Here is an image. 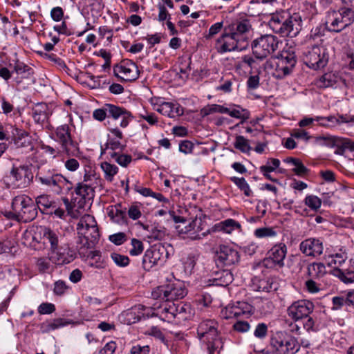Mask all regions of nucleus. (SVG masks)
Listing matches in <instances>:
<instances>
[{"mask_svg":"<svg viewBox=\"0 0 354 354\" xmlns=\"http://www.w3.org/2000/svg\"><path fill=\"white\" fill-rule=\"evenodd\" d=\"M252 28L247 19L236 21L225 27L223 34L216 42V48L219 53L231 51H241L248 45V34Z\"/></svg>","mask_w":354,"mask_h":354,"instance_id":"1","label":"nucleus"},{"mask_svg":"<svg viewBox=\"0 0 354 354\" xmlns=\"http://www.w3.org/2000/svg\"><path fill=\"white\" fill-rule=\"evenodd\" d=\"M301 17L291 15L287 11L272 13L268 21V26L276 34L282 37H296L301 28Z\"/></svg>","mask_w":354,"mask_h":354,"instance_id":"2","label":"nucleus"},{"mask_svg":"<svg viewBox=\"0 0 354 354\" xmlns=\"http://www.w3.org/2000/svg\"><path fill=\"white\" fill-rule=\"evenodd\" d=\"M197 335L206 344L209 354L219 353L223 347V342L218 333V323L214 319H205L200 322Z\"/></svg>","mask_w":354,"mask_h":354,"instance_id":"3","label":"nucleus"},{"mask_svg":"<svg viewBox=\"0 0 354 354\" xmlns=\"http://www.w3.org/2000/svg\"><path fill=\"white\" fill-rule=\"evenodd\" d=\"M35 179L41 185L51 188L57 194H67L73 189L72 183L53 169L39 168Z\"/></svg>","mask_w":354,"mask_h":354,"instance_id":"4","label":"nucleus"},{"mask_svg":"<svg viewBox=\"0 0 354 354\" xmlns=\"http://www.w3.org/2000/svg\"><path fill=\"white\" fill-rule=\"evenodd\" d=\"M282 41L275 35L266 34L254 39L251 44L252 54L257 59L263 60L273 55Z\"/></svg>","mask_w":354,"mask_h":354,"instance_id":"5","label":"nucleus"},{"mask_svg":"<svg viewBox=\"0 0 354 354\" xmlns=\"http://www.w3.org/2000/svg\"><path fill=\"white\" fill-rule=\"evenodd\" d=\"M270 346L275 354H296L300 349L297 338L285 331H277L272 335Z\"/></svg>","mask_w":354,"mask_h":354,"instance_id":"6","label":"nucleus"},{"mask_svg":"<svg viewBox=\"0 0 354 354\" xmlns=\"http://www.w3.org/2000/svg\"><path fill=\"white\" fill-rule=\"evenodd\" d=\"M114 114L111 119H108L105 122V126L109 133L118 139H123L124 135L119 127L124 129L127 127L129 123L133 120L132 113L125 108L116 106L114 109Z\"/></svg>","mask_w":354,"mask_h":354,"instance_id":"7","label":"nucleus"},{"mask_svg":"<svg viewBox=\"0 0 354 354\" xmlns=\"http://www.w3.org/2000/svg\"><path fill=\"white\" fill-rule=\"evenodd\" d=\"M12 209L16 218L25 223L32 221L37 215L35 203L25 194L18 195L12 199Z\"/></svg>","mask_w":354,"mask_h":354,"instance_id":"8","label":"nucleus"},{"mask_svg":"<svg viewBox=\"0 0 354 354\" xmlns=\"http://www.w3.org/2000/svg\"><path fill=\"white\" fill-rule=\"evenodd\" d=\"M187 295L185 285L179 280H174L156 288L151 292L154 299L176 301Z\"/></svg>","mask_w":354,"mask_h":354,"instance_id":"9","label":"nucleus"},{"mask_svg":"<svg viewBox=\"0 0 354 354\" xmlns=\"http://www.w3.org/2000/svg\"><path fill=\"white\" fill-rule=\"evenodd\" d=\"M329 59V53L323 46L308 47L303 53V61L310 68L317 70L324 68Z\"/></svg>","mask_w":354,"mask_h":354,"instance_id":"10","label":"nucleus"},{"mask_svg":"<svg viewBox=\"0 0 354 354\" xmlns=\"http://www.w3.org/2000/svg\"><path fill=\"white\" fill-rule=\"evenodd\" d=\"M55 135V140L59 144L64 153L68 156H75L78 154V144L73 139L68 124H64L57 127Z\"/></svg>","mask_w":354,"mask_h":354,"instance_id":"11","label":"nucleus"},{"mask_svg":"<svg viewBox=\"0 0 354 354\" xmlns=\"http://www.w3.org/2000/svg\"><path fill=\"white\" fill-rule=\"evenodd\" d=\"M201 111L203 115H208L215 113H225L232 118L243 120L248 119L250 115L247 110L242 109L240 106L235 104H230L229 107L216 104H209L205 106Z\"/></svg>","mask_w":354,"mask_h":354,"instance_id":"12","label":"nucleus"},{"mask_svg":"<svg viewBox=\"0 0 354 354\" xmlns=\"http://www.w3.org/2000/svg\"><path fill=\"white\" fill-rule=\"evenodd\" d=\"M205 223L203 219L187 221L186 224H180L176 227L178 233L184 238L190 240H200L206 236L208 231L203 232Z\"/></svg>","mask_w":354,"mask_h":354,"instance_id":"13","label":"nucleus"},{"mask_svg":"<svg viewBox=\"0 0 354 354\" xmlns=\"http://www.w3.org/2000/svg\"><path fill=\"white\" fill-rule=\"evenodd\" d=\"M168 252L162 245L153 246L146 250L142 257V267L149 270L155 266L162 265L167 259Z\"/></svg>","mask_w":354,"mask_h":354,"instance_id":"14","label":"nucleus"},{"mask_svg":"<svg viewBox=\"0 0 354 354\" xmlns=\"http://www.w3.org/2000/svg\"><path fill=\"white\" fill-rule=\"evenodd\" d=\"M113 73L122 81L133 82L139 77L140 71L135 62L126 59L113 67Z\"/></svg>","mask_w":354,"mask_h":354,"instance_id":"15","label":"nucleus"},{"mask_svg":"<svg viewBox=\"0 0 354 354\" xmlns=\"http://www.w3.org/2000/svg\"><path fill=\"white\" fill-rule=\"evenodd\" d=\"M153 109L163 115L174 118L184 113L183 107L176 102H162L158 98H152Z\"/></svg>","mask_w":354,"mask_h":354,"instance_id":"16","label":"nucleus"},{"mask_svg":"<svg viewBox=\"0 0 354 354\" xmlns=\"http://www.w3.org/2000/svg\"><path fill=\"white\" fill-rule=\"evenodd\" d=\"M313 302L306 299L298 300L293 302L287 309L288 316L295 321L308 317L313 312Z\"/></svg>","mask_w":354,"mask_h":354,"instance_id":"17","label":"nucleus"},{"mask_svg":"<svg viewBox=\"0 0 354 354\" xmlns=\"http://www.w3.org/2000/svg\"><path fill=\"white\" fill-rule=\"evenodd\" d=\"M253 311V307L246 301H239L234 304H228L222 309L221 316L225 319L237 318L241 315H249Z\"/></svg>","mask_w":354,"mask_h":354,"instance_id":"18","label":"nucleus"},{"mask_svg":"<svg viewBox=\"0 0 354 354\" xmlns=\"http://www.w3.org/2000/svg\"><path fill=\"white\" fill-rule=\"evenodd\" d=\"M297 63L296 56L292 51H283L278 57L276 66L277 76L282 78L289 75Z\"/></svg>","mask_w":354,"mask_h":354,"instance_id":"19","label":"nucleus"},{"mask_svg":"<svg viewBox=\"0 0 354 354\" xmlns=\"http://www.w3.org/2000/svg\"><path fill=\"white\" fill-rule=\"evenodd\" d=\"M175 312H176L175 301L162 300L161 304L153 305L151 316L158 317L163 321L172 322L174 321Z\"/></svg>","mask_w":354,"mask_h":354,"instance_id":"20","label":"nucleus"},{"mask_svg":"<svg viewBox=\"0 0 354 354\" xmlns=\"http://www.w3.org/2000/svg\"><path fill=\"white\" fill-rule=\"evenodd\" d=\"M268 257L264 261L266 266L278 267L279 268L284 266V259L287 254V247L284 243H278L274 245L268 251Z\"/></svg>","mask_w":354,"mask_h":354,"instance_id":"21","label":"nucleus"},{"mask_svg":"<svg viewBox=\"0 0 354 354\" xmlns=\"http://www.w3.org/2000/svg\"><path fill=\"white\" fill-rule=\"evenodd\" d=\"M85 230L91 231V239L94 238L93 240H99L100 232L97 222L94 216L90 214H85L82 216L77 225V234L85 235Z\"/></svg>","mask_w":354,"mask_h":354,"instance_id":"22","label":"nucleus"},{"mask_svg":"<svg viewBox=\"0 0 354 354\" xmlns=\"http://www.w3.org/2000/svg\"><path fill=\"white\" fill-rule=\"evenodd\" d=\"M299 250L306 257L315 258L322 254L324 245L321 240L315 238H308L301 242Z\"/></svg>","mask_w":354,"mask_h":354,"instance_id":"23","label":"nucleus"},{"mask_svg":"<svg viewBox=\"0 0 354 354\" xmlns=\"http://www.w3.org/2000/svg\"><path fill=\"white\" fill-rule=\"evenodd\" d=\"M10 176L13 178L17 187H27L33 178L29 167L26 165L13 167L10 171Z\"/></svg>","mask_w":354,"mask_h":354,"instance_id":"24","label":"nucleus"},{"mask_svg":"<svg viewBox=\"0 0 354 354\" xmlns=\"http://www.w3.org/2000/svg\"><path fill=\"white\" fill-rule=\"evenodd\" d=\"M12 73L16 76L14 81L17 86L22 84L24 80L30 79L34 75V70L23 62L16 59L13 65Z\"/></svg>","mask_w":354,"mask_h":354,"instance_id":"25","label":"nucleus"},{"mask_svg":"<svg viewBox=\"0 0 354 354\" xmlns=\"http://www.w3.org/2000/svg\"><path fill=\"white\" fill-rule=\"evenodd\" d=\"M203 216L202 210L196 205H190L181 210V214L174 216L175 223L186 224L187 221L201 219Z\"/></svg>","mask_w":354,"mask_h":354,"instance_id":"26","label":"nucleus"},{"mask_svg":"<svg viewBox=\"0 0 354 354\" xmlns=\"http://www.w3.org/2000/svg\"><path fill=\"white\" fill-rule=\"evenodd\" d=\"M218 261L224 266H232L239 260V252L227 245H221L217 252Z\"/></svg>","mask_w":354,"mask_h":354,"instance_id":"27","label":"nucleus"},{"mask_svg":"<svg viewBox=\"0 0 354 354\" xmlns=\"http://www.w3.org/2000/svg\"><path fill=\"white\" fill-rule=\"evenodd\" d=\"M75 257L74 252L69 248H64L59 246L56 251L51 252L50 259L56 264L63 265L72 262Z\"/></svg>","mask_w":354,"mask_h":354,"instance_id":"28","label":"nucleus"},{"mask_svg":"<svg viewBox=\"0 0 354 354\" xmlns=\"http://www.w3.org/2000/svg\"><path fill=\"white\" fill-rule=\"evenodd\" d=\"M41 234L44 244H49L51 252L56 251L58 249L61 236L59 232L50 227H44L41 228Z\"/></svg>","mask_w":354,"mask_h":354,"instance_id":"29","label":"nucleus"},{"mask_svg":"<svg viewBox=\"0 0 354 354\" xmlns=\"http://www.w3.org/2000/svg\"><path fill=\"white\" fill-rule=\"evenodd\" d=\"M121 140L112 136L111 133L109 134L108 140L104 146H101V155H105L109 158L113 153L123 151L126 146L121 143Z\"/></svg>","mask_w":354,"mask_h":354,"instance_id":"30","label":"nucleus"},{"mask_svg":"<svg viewBox=\"0 0 354 354\" xmlns=\"http://www.w3.org/2000/svg\"><path fill=\"white\" fill-rule=\"evenodd\" d=\"M107 214L113 222L118 224L127 222L126 208L123 209L120 203L109 206L107 208Z\"/></svg>","mask_w":354,"mask_h":354,"instance_id":"31","label":"nucleus"},{"mask_svg":"<svg viewBox=\"0 0 354 354\" xmlns=\"http://www.w3.org/2000/svg\"><path fill=\"white\" fill-rule=\"evenodd\" d=\"M176 312L174 314V320L178 322L189 319L193 315V310L190 305L183 302L175 301Z\"/></svg>","mask_w":354,"mask_h":354,"instance_id":"32","label":"nucleus"},{"mask_svg":"<svg viewBox=\"0 0 354 354\" xmlns=\"http://www.w3.org/2000/svg\"><path fill=\"white\" fill-rule=\"evenodd\" d=\"M71 322L66 319L57 318L44 322L40 324L39 329L42 333H48L51 330L68 325Z\"/></svg>","mask_w":354,"mask_h":354,"instance_id":"33","label":"nucleus"},{"mask_svg":"<svg viewBox=\"0 0 354 354\" xmlns=\"http://www.w3.org/2000/svg\"><path fill=\"white\" fill-rule=\"evenodd\" d=\"M115 107V104H104L101 108L93 111V118L99 122L104 121L106 118L111 119L112 115L115 113L113 112Z\"/></svg>","mask_w":354,"mask_h":354,"instance_id":"34","label":"nucleus"},{"mask_svg":"<svg viewBox=\"0 0 354 354\" xmlns=\"http://www.w3.org/2000/svg\"><path fill=\"white\" fill-rule=\"evenodd\" d=\"M36 205L43 214H52L51 209L55 207V202L50 199V196L43 194L36 198Z\"/></svg>","mask_w":354,"mask_h":354,"instance_id":"35","label":"nucleus"},{"mask_svg":"<svg viewBox=\"0 0 354 354\" xmlns=\"http://www.w3.org/2000/svg\"><path fill=\"white\" fill-rule=\"evenodd\" d=\"M339 15L341 16V19L339 17H335L333 21V26L342 23V28H344L351 24L354 21V10L349 8H343L339 10Z\"/></svg>","mask_w":354,"mask_h":354,"instance_id":"36","label":"nucleus"},{"mask_svg":"<svg viewBox=\"0 0 354 354\" xmlns=\"http://www.w3.org/2000/svg\"><path fill=\"white\" fill-rule=\"evenodd\" d=\"M216 227L218 230L227 234H231L233 231L235 230H238L239 232L242 230L241 225L240 223L232 218L225 219L218 223Z\"/></svg>","mask_w":354,"mask_h":354,"instance_id":"37","label":"nucleus"},{"mask_svg":"<svg viewBox=\"0 0 354 354\" xmlns=\"http://www.w3.org/2000/svg\"><path fill=\"white\" fill-rule=\"evenodd\" d=\"M48 107L46 104H37L32 109V115L34 120L37 123L44 122L48 118L47 112Z\"/></svg>","mask_w":354,"mask_h":354,"instance_id":"38","label":"nucleus"},{"mask_svg":"<svg viewBox=\"0 0 354 354\" xmlns=\"http://www.w3.org/2000/svg\"><path fill=\"white\" fill-rule=\"evenodd\" d=\"M100 168L104 173V177L108 182H112L115 176L118 173V167L109 161H104L100 164Z\"/></svg>","mask_w":354,"mask_h":354,"instance_id":"39","label":"nucleus"},{"mask_svg":"<svg viewBox=\"0 0 354 354\" xmlns=\"http://www.w3.org/2000/svg\"><path fill=\"white\" fill-rule=\"evenodd\" d=\"M95 187L96 186H92L91 185L80 182L75 187V193L83 198H91L94 195Z\"/></svg>","mask_w":354,"mask_h":354,"instance_id":"40","label":"nucleus"},{"mask_svg":"<svg viewBox=\"0 0 354 354\" xmlns=\"http://www.w3.org/2000/svg\"><path fill=\"white\" fill-rule=\"evenodd\" d=\"M135 190L145 197H151L159 202H162L163 203H169V201L168 198H165L162 194L159 192H154L150 188L142 187H137Z\"/></svg>","mask_w":354,"mask_h":354,"instance_id":"41","label":"nucleus"},{"mask_svg":"<svg viewBox=\"0 0 354 354\" xmlns=\"http://www.w3.org/2000/svg\"><path fill=\"white\" fill-rule=\"evenodd\" d=\"M349 139L333 136V152L337 155H344L348 151Z\"/></svg>","mask_w":354,"mask_h":354,"instance_id":"42","label":"nucleus"},{"mask_svg":"<svg viewBox=\"0 0 354 354\" xmlns=\"http://www.w3.org/2000/svg\"><path fill=\"white\" fill-rule=\"evenodd\" d=\"M333 276L339 279V280L346 283H351L354 282V272L344 269L333 268Z\"/></svg>","mask_w":354,"mask_h":354,"instance_id":"43","label":"nucleus"},{"mask_svg":"<svg viewBox=\"0 0 354 354\" xmlns=\"http://www.w3.org/2000/svg\"><path fill=\"white\" fill-rule=\"evenodd\" d=\"M328 271L324 263H313L308 266V273L311 277H323Z\"/></svg>","mask_w":354,"mask_h":354,"instance_id":"44","label":"nucleus"},{"mask_svg":"<svg viewBox=\"0 0 354 354\" xmlns=\"http://www.w3.org/2000/svg\"><path fill=\"white\" fill-rule=\"evenodd\" d=\"M109 161L113 160L123 167H127L132 161V156L129 154L124 153L122 151H118L113 153L108 158Z\"/></svg>","mask_w":354,"mask_h":354,"instance_id":"45","label":"nucleus"},{"mask_svg":"<svg viewBox=\"0 0 354 354\" xmlns=\"http://www.w3.org/2000/svg\"><path fill=\"white\" fill-rule=\"evenodd\" d=\"M88 264L91 267L102 268L104 267V262L100 251H91L88 254Z\"/></svg>","mask_w":354,"mask_h":354,"instance_id":"46","label":"nucleus"},{"mask_svg":"<svg viewBox=\"0 0 354 354\" xmlns=\"http://www.w3.org/2000/svg\"><path fill=\"white\" fill-rule=\"evenodd\" d=\"M230 180L234 183L238 188L243 192L244 194L249 197L252 195V192L250 187L249 184L247 183L244 178H239L236 176L230 177Z\"/></svg>","mask_w":354,"mask_h":354,"instance_id":"47","label":"nucleus"},{"mask_svg":"<svg viewBox=\"0 0 354 354\" xmlns=\"http://www.w3.org/2000/svg\"><path fill=\"white\" fill-rule=\"evenodd\" d=\"M85 235H78V243L81 245V247L80 248V250L84 248H91L94 247V245L97 243L98 240H93L94 238L91 239V231L85 230Z\"/></svg>","mask_w":354,"mask_h":354,"instance_id":"48","label":"nucleus"},{"mask_svg":"<svg viewBox=\"0 0 354 354\" xmlns=\"http://www.w3.org/2000/svg\"><path fill=\"white\" fill-rule=\"evenodd\" d=\"M235 149L239 150L242 153H248L251 151V147L248 140L242 136H237L234 142Z\"/></svg>","mask_w":354,"mask_h":354,"instance_id":"49","label":"nucleus"},{"mask_svg":"<svg viewBox=\"0 0 354 354\" xmlns=\"http://www.w3.org/2000/svg\"><path fill=\"white\" fill-rule=\"evenodd\" d=\"M100 178L97 176L94 170L91 167H87L84 169L82 183L86 184L91 185L92 186H96L97 181Z\"/></svg>","mask_w":354,"mask_h":354,"instance_id":"50","label":"nucleus"},{"mask_svg":"<svg viewBox=\"0 0 354 354\" xmlns=\"http://www.w3.org/2000/svg\"><path fill=\"white\" fill-rule=\"evenodd\" d=\"M254 234L259 239L274 237L277 232L272 227H260L254 230Z\"/></svg>","mask_w":354,"mask_h":354,"instance_id":"51","label":"nucleus"},{"mask_svg":"<svg viewBox=\"0 0 354 354\" xmlns=\"http://www.w3.org/2000/svg\"><path fill=\"white\" fill-rule=\"evenodd\" d=\"M257 291H263L269 292L272 290H276V287H273V283L267 279H260L255 288Z\"/></svg>","mask_w":354,"mask_h":354,"instance_id":"52","label":"nucleus"},{"mask_svg":"<svg viewBox=\"0 0 354 354\" xmlns=\"http://www.w3.org/2000/svg\"><path fill=\"white\" fill-rule=\"evenodd\" d=\"M132 248L129 250V254L132 256L140 254L144 250L143 243L141 241L135 238L131 241Z\"/></svg>","mask_w":354,"mask_h":354,"instance_id":"53","label":"nucleus"},{"mask_svg":"<svg viewBox=\"0 0 354 354\" xmlns=\"http://www.w3.org/2000/svg\"><path fill=\"white\" fill-rule=\"evenodd\" d=\"M305 204L313 210L318 209L321 205V200L316 196H307L305 198Z\"/></svg>","mask_w":354,"mask_h":354,"instance_id":"54","label":"nucleus"},{"mask_svg":"<svg viewBox=\"0 0 354 354\" xmlns=\"http://www.w3.org/2000/svg\"><path fill=\"white\" fill-rule=\"evenodd\" d=\"M111 259L114 261V263L121 267H124L129 265V259L127 256L122 255L118 253H112L111 254Z\"/></svg>","mask_w":354,"mask_h":354,"instance_id":"55","label":"nucleus"},{"mask_svg":"<svg viewBox=\"0 0 354 354\" xmlns=\"http://www.w3.org/2000/svg\"><path fill=\"white\" fill-rule=\"evenodd\" d=\"M40 147L44 151V153H46V154H48L53 158L59 156V154L63 153L61 148H60V149L58 148H55L50 145H46L44 143H41L40 145Z\"/></svg>","mask_w":354,"mask_h":354,"instance_id":"56","label":"nucleus"},{"mask_svg":"<svg viewBox=\"0 0 354 354\" xmlns=\"http://www.w3.org/2000/svg\"><path fill=\"white\" fill-rule=\"evenodd\" d=\"M348 194L345 188H342L340 190L336 189L335 204L340 209L344 204V200L348 198Z\"/></svg>","mask_w":354,"mask_h":354,"instance_id":"57","label":"nucleus"},{"mask_svg":"<svg viewBox=\"0 0 354 354\" xmlns=\"http://www.w3.org/2000/svg\"><path fill=\"white\" fill-rule=\"evenodd\" d=\"M346 259V253L344 251H342V249H339V252L333 254V264H337V266H333V268H338L339 269H341L339 267L342 266V265L345 263Z\"/></svg>","mask_w":354,"mask_h":354,"instance_id":"58","label":"nucleus"},{"mask_svg":"<svg viewBox=\"0 0 354 354\" xmlns=\"http://www.w3.org/2000/svg\"><path fill=\"white\" fill-rule=\"evenodd\" d=\"M197 260L198 255L194 253L189 254L183 262L185 270L192 271L194 268Z\"/></svg>","mask_w":354,"mask_h":354,"instance_id":"59","label":"nucleus"},{"mask_svg":"<svg viewBox=\"0 0 354 354\" xmlns=\"http://www.w3.org/2000/svg\"><path fill=\"white\" fill-rule=\"evenodd\" d=\"M55 310V306L51 303H42L38 307V313L40 315L51 314Z\"/></svg>","mask_w":354,"mask_h":354,"instance_id":"60","label":"nucleus"},{"mask_svg":"<svg viewBox=\"0 0 354 354\" xmlns=\"http://www.w3.org/2000/svg\"><path fill=\"white\" fill-rule=\"evenodd\" d=\"M268 333V326L265 323H259L257 325L254 331V335L259 339L264 338Z\"/></svg>","mask_w":354,"mask_h":354,"instance_id":"61","label":"nucleus"},{"mask_svg":"<svg viewBox=\"0 0 354 354\" xmlns=\"http://www.w3.org/2000/svg\"><path fill=\"white\" fill-rule=\"evenodd\" d=\"M139 117L147 121L150 125H155L158 122V118L156 114L153 113H149L147 111H143L142 113H140Z\"/></svg>","mask_w":354,"mask_h":354,"instance_id":"62","label":"nucleus"},{"mask_svg":"<svg viewBox=\"0 0 354 354\" xmlns=\"http://www.w3.org/2000/svg\"><path fill=\"white\" fill-rule=\"evenodd\" d=\"M221 274V276L219 279L220 283H218L217 284L226 286L232 282L233 275L230 271L223 270Z\"/></svg>","mask_w":354,"mask_h":354,"instance_id":"63","label":"nucleus"},{"mask_svg":"<svg viewBox=\"0 0 354 354\" xmlns=\"http://www.w3.org/2000/svg\"><path fill=\"white\" fill-rule=\"evenodd\" d=\"M109 241L113 243L120 245L127 241V235L124 232H118L109 236Z\"/></svg>","mask_w":354,"mask_h":354,"instance_id":"64","label":"nucleus"}]
</instances>
